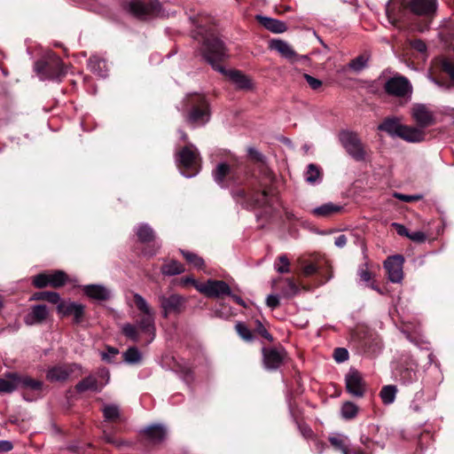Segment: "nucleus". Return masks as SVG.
I'll return each instance as SVG.
<instances>
[{"instance_id":"13","label":"nucleus","mask_w":454,"mask_h":454,"mask_svg":"<svg viewBox=\"0 0 454 454\" xmlns=\"http://www.w3.org/2000/svg\"><path fill=\"white\" fill-rule=\"evenodd\" d=\"M404 258L400 254L392 255L384 262L387 278L392 283H400L403 278V266Z\"/></svg>"},{"instance_id":"43","label":"nucleus","mask_w":454,"mask_h":454,"mask_svg":"<svg viewBox=\"0 0 454 454\" xmlns=\"http://www.w3.org/2000/svg\"><path fill=\"white\" fill-rule=\"evenodd\" d=\"M102 411L106 420H114L120 416V410L116 404H106Z\"/></svg>"},{"instance_id":"27","label":"nucleus","mask_w":454,"mask_h":454,"mask_svg":"<svg viewBox=\"0 0 454 454\" xmlns=\"http://www.w3.org/2000/svg\"><path fill=\"white\" fill-rule=\"evenodd\" d=\"M270 48L277 51L284 58L289 60H295L297 58L296 53L292 47L285 41L282 40H272L270 42Z\"/></svg>"},{"instance_id":"15","label":"nucleus","mask_w":454,"mask_h":454,"mask_svg":"<svg viewBox=\"0 0 454 454\" xmlns=\"http://www.w3.org/2000/svg\"><path fill=\"white\" fill-rule=\"evenodd\" d=\"M76 372H81L77 364L55 365L48 369L46 378L51 382L64 381Z\"/></svg>"},{"instance_id":"46","label":"nucleus","mask_w":454,"mask_h":454,"mask_svg":"<svg viewBox=\"0 0 454 454\" xmlns=\"http://www.w3.org/2000/svg\"><path fill=\"white\" fill-rule=\"evenodd\" d=\"M369 58L365 55H360L350 61L349 67L355 72H360L366 67Z\"/></svg>"},{"instance_id":"29","label":"nucleus","mask_w":454,"mask_h":454,"mask_svg":"<svg viewBox=\"0 0 454 454\" xmlns=\"http://www.w3.org/2000/svg\"><path fill=\"white\" fill-rule=\"evenodd\" d=\"M147 437L153 442H160L166 437V428L161 425H152L143 429Z\"/></svg>"},{"instance_id":"41","label":"nucleus","mask_w":454,"mask_h":454,"mask_svg":"<svg viewBox=\"0 0 454 454\" xmlns=\"http://www.w3.org/2000/svg\"><path fill=\"white\" fill-rule=\"evenodd\" d=\"M181 253L183 254L185 260L190 264H192L193 267H195L197 269L203 268L204 260L201 257H200L198 254L192 253V252L184 251V250H181Z\"/></svg>"},{"instance_id":"11","label":"nucleus","mask_w":454,"mask_h":454,"mask_svg":"<svg viewBox=\"0 0 454 454\" xmlns=\"http://www.w3.org/2000/svg\"><path fill=\"white\" fill-rule=\"evenodd\" d=\"M158 300L162 309L163 317H168L171 314L181 313L185 303L184 297L176 294L168 296L161 294L159 295Z\"/></svg>"},{"instance_id":"36","label":"nucleus","mask_w":454,"mask_h":454,"mask_svg":"<svg viewBox=\"0 0 454 454\" xmlns=\"http://www.w3.org/2000/svg\"><path fill=\"white\" fill-rule=\"evenodd\" d=\"M32 300H35V301L43 300V301H47L51 303L58 305L61 299H60V295L56 292L44 291V292L35 293L33 295Z\"/></svg>"},{"instance_id":"54","label":"nucleus","mask_w":454,"mask_h":454,"mask_svg":"<svg viewBox=\"0 0 454 454\" xmlns=\"http://www.w3.org/2000/svg\"><path fill=\"white\" fill-rule=\"evenodd\" d=\"M304 79L309 85V87L313 90H317L321 87L322 82L308 74H304Z\"/></svg>"},{"instance_id":"63","label":"nucleus","mask_w":454,"mask_h":454,"mask_svg":"<svg viewBox=\"0 0 454 454\" xmlns=\"http://www.w3.org/2000/svg\"><path fill=\"white\" fill-rule=\"evenodd\" d=\"M347 237L344 234H340L335 238L334 244L336 247L342 248L347 244Z\"/></svg>"},{"instance_id":"45","label":"nucleus","mask_w":454,"mask_h":454,"mask_svg":"<svg viewBox=\"0 0 454 454\" xmlns=\"http://www.w3.org/2000/svg\"><path fill=\"white\" fill-rule=\"evenodd\" d=\"M440 68L449 76L452 84H454V62L447 59H441Z\"/></svg>"},{"instance_id":"32","label":"nucleus","mask_w":454,"mask_h":454,"mask_svg":"<svg viewBox=\"0 0 454 454\" xmlns=\"http://www.w3.org/2000/svg\"><path fill=\"white\" fill-rule=\"evenodd\" d=\"M15 372H7L0 378V393H12L16 390Z\"/></svg>"},{"instance_id":"61","label":"nucleus","mask_w":454,"mask_h":454,"mask_svg":"<svg viewBox=\"0 0 454 454\" xmlns=\"http://www.w3.org/2000/svg\"><path fill=\"white\" fill-rule=\"evenodd\" d=\"M118 354V350L114 348H109L107 353H102L101 356L102 359L110 362L111 358L114 357L115 355Z\"/></svg>"},{"instance_id":"52","label":"nucleus","mask_w":454,"mask_h":454,"mask_svg":"<svg viewBox=\"0 0 454 454\" xmlns=\"http://www.w3.org/2000/svg\"><path fill=\"white\" fill-rule=\"evenodd\" d=\"M333 357L338 363L345 362L348 358V352L344 348H337L334 350Z\"/></svg>"},{"instance_id":"17","label":"nucleus","mask_w":454,"mask_h":454,"mask_svg":"<svg viewBox=\"0 0 454 454\" xmlns=\"http://www.w3.org/2000/svg\"><path fill=\"white\" fill-rule=\"evenodd\" d=\"M84 295L89 299L102 302L108 301L112 297V291L108 287L100 284H90L81 286Z\"/></svg>"},{"instance_id":"23","label":"nucleus","mask_w":454,"mask_h":454,"mask_svg":"<svg viewBox=\"0 0 454 454\" xmlns=\"http://www.w3.org/2000/svg\"><path fill=\"white\" fill-rule=\"evenodd\" d=\"M14 380L16 383V390L23 389V390L40 391L43 387L42 381L32 379L28 376H22L17 372H15Z\"/></svg>"},{"instance_id":"47","label":"nucleus","mask_w":454,"mask_h":454,"mask_svg":"<svg viewBox=\"0 0 454 454\" xmlns=\"http://www.w3.org/2000/svg\"><path fill=\"white\" fill-rule=\"evenodd\" d=\"M33 284L38 288L50 286V273H41L34 277Z\"/></svg>"},{"instance_id":"31","label":"nucleus","mask_w":454,"mask_h":454,"mask_svg":"<svg viewBox=\"0 0 454 454\" xmlns=\"http://www.w3.org/2000/svg\"><path fill=\"white\" fill-rule=\"evenodd\" d=\"M403 124L397 119H386L379 126V129L386 131L392 137H399Z\"/></svg>"},{"instance_id":"7","label":"nucleus","mask_w":454,"mask_h":454,"mask_svg":"<svg viewBox=\"0 0 454 454\" xmlns=\"http://www.w3.org/2000/svg\"><path fill=\"white\" fill-rule=\"evenodd\" d=\"M340 141L347 153L356 160L365 159V150L357 134L344 130L340 133Z\"/></svg>"},{"instance_id":"26","label":"nucleus","mask_w":454,"mask_h":454,"mask_svg":"<svg viewBox=\"0 0 454 454\" xmlns=\"http://www.w3.org/2000/svg\"><path fill=\"white\" fill-rule=\"evenodd\" d=\"M88 67L92 73L99 77L105 78L107 76V64L105 59L98 56H91L88 60Z\"/></svg>"},{"instance_id":"44","label":"nucleus","mask_w":454,"mask_h":454,"mask_svg":"<svg viewBox=\"0 0 454 454\" xmlns=\"http://www.w3.org/2000/svg\"><path fill=\"white\" fill-rule=\"evenodd\" d=\"M329 441L331 444L336 449L340 451H344V450L348 449V437L342 435V434H336L333 436H331L329 438Z\"/></svg>"},{"instance_id":"18","label":"nucleus","mask_w":454,"mask_h":454,"mask_svg":"<svg viewBox=\"0 0 454 454\" xmlns=\"http://www.w3.org/2000/svg\"><path fill=\"white\" fill-rule=\"evenodd\" d=\"M411 116L421 129L434 123L433 112L424 104H414L411 107Z\"/></svg>"},{"instance_id":"19","label":"nucleus","mask_w":454,"mask_h":454,"mask_svg":"<svg viewBox=\"0 0 454 454\" xmlns=\"http://www.w3.org/2000/svg\"><path fill=\"white\" fill-rule=\"evenodd\" d=\"M57 310L62 316H73L75 323H80L83 317L84 306L70 301H61L57 306Z\"/></svg>"},{"instance_id":"30","label":"nucleus","mask_w":454,"mask_h":454,"mask_svg":"<svg viewBox=\"0 0 454 454\" xmlns=\"http://www.w3.org/2000/svg\"><path fill=\"white\" fill-rule=\"evenodd\" d=\"M231 174V167L227 163H219L213 171L215 182L221 187L226 186V177Z\"/></svg>"},{"instance_id":"20","label":"nucleus","mask_w":454,"mask_h":454,"mask_svg":"<svg viewBox=\"0 0 454 454\" xmlns=\"http://www.w3.org/2000/svg\"><path fill=\"white\" fill-rule=\"evenodd\" d=\"M48 316L49 309L46 305H33L24 317V323L27 325H41L47 319Z\"/></svg>"},{"instance_id":"50","label":"nucleus","mask_w":454,"mask_h":454,"mask_svg":"<svg viewBox=\"0 0 454 454\" xmlns=\"http://www.w3.org/2000/svg\"><path fill=\"white\" fill-rule=\"evenodd\" d=\"M424 401V393L422 391H419L416 393L414 399L411 401L410 408L414 411H420V404Z\"/></svg>"},{"instance_id":"5","label":"nucleus","mask_w":454,"mask_h":454,"mask_svg":"<svg viewBox=\"0 0 454 454\" xmlns=\"http://www.w3.org/2000/svg\"><path fill=\"white\" fill-rule=\"evenodd\" d=\"M176 161L184 177H193L200 172L201 157L192 144H188L176 153Z\"/></svg>"},{"instance_id":"53","label":"nucleus","mask_w":454,"mask_h":454,"mask_svg":"<svg viewBox=\"0 0 454 454\" xmlns=\"http://www.w3.org/2000/svg\"><path fill=\"white\" fill-rule=\"evenodd\" d=\"M255 332L262 336L264 339L268 340H272L271 334L267 331V329L263 326V325L261 323V321L256 320L255 321Z\"/></svg>"},{"instance_id":"48","label":"nucleus","mask_w":454,"mask_h":454,"mask_svg":"<svg viewBox=\"0 0 454 454\" xmlns=\"http://www.w3.org/2000/svg\"><path fill=\"white\" fill-rule=\"evenodd\" d=\"M417 373L412 369H405L400 374V380L403 384H410L417 380Z\"/></svg>"},{"instance_id":"6","label":"nucleus","mask_w":454,"mask_h":454,"mask_svg":"<svg viewBox=\"0 0 454 454\" xmlns=\"http://www.w3.org/2000/svg\"><path fill=\"white\" fill-rule=\"evenodd\" d=\"M384 89L388 95L404 99V102H408L411 98L412 85L404 76L396 75L389 78L386 82Z\"/></svg>"},{"instance_id":"37","label":"nucleus","mask_w":454,"mask_h":454,"mask_svg":"<svg viewBox=\"0 0 454 454\" xmlns=\"http://www.w3.org/2000/svg\"><path fill=\"white\" fill-rule=\"evenodd\" d=\"M124 361L129 364H137L142 360V354L136 347L129 348L123 354Z\"/></svg>"},{"instance_id":"51","label":"nucleus","mask_w":454,"mask_h":454,"mask_svg":"<svg viewBox=\"0 0 454 454\" xmlns=\"http://www.w3.org/2000/svg\"><path fill=\"white\" fill-rule=\"evenodd\" d=\"M393 195L395 198L404 202L417 201L423 198L421 194L407 195L399 192H395Z\"/></svg>"},{"instance_id":"28","label":"nucleus","mask_w":454,"mask_h":454,"mask_svg":"<svg viewBox=\"0 0 454 454\" xmlns=\"http://www.w3.org/2000/svg\"><path fill=\"white\" fill-rule=\"evenodd\" d=\"M341 209V206L333 204V202H327L313 208L311 213L316 216L328 217L340 212Z\"/></svg>"},{"instance_id":"55","label":"nucleus","mask_w":454,"mask_h":454,"mask_svg":"<svg viewBox=\"0 0 454 454\" xmlns=\"http://www.w3.org/2000/svg\"><path fill=\"white\" fill-rule=\"evenodd\" d=\"M408 238L415 242L422 243L427 239V236L423 231H417L410 232Z\"/></svg>"},{"instance_id":"42","label":"nucleus","mask_w":454,"mask_h":454,"mask_svg":"<svg viewBox=\"0 0 454 454\" xmlns=\"http://www.w3.org/2000/svg\"><path fill=\"white\" fill-rule=\"evenodd\" d=\"M235 329L238 333V334L240 336L241 339H243L246 341H253L254 340V334L251 332V330L242 322H238L235 325Z\"/></svg>"},{"instance_id":"56","label":"nucleus","mask_w":454,"mask_h":454,"mask_svg":"<svg viewBox=\"0 0 454 454\" xmlns=\"http://www.w3.org/2000/svg\"><path fill=\"white\" fill-rule=\"evenodd\" d=\"M266 303L270 309H276L279 305L278 295H277V294L268 295L267 299H266Z\"/></svg>"},{"instance_id":"60","label":"nucleus","mask_w":454,"mask_h":454,"mask_svg":"<svg viewBox=\"0 0 454 454\" xmlns=\"http://www.w3.org/2000/svg\"><path fill=\"white\" fill-rule=\"evenodd\" d=\"M249 156L256 160V161H262L263 160V155L257 151L255 148L250 147L247 150Z\"/></svg>"},{"instance_id":"25","label":"nucleus","mask_w":454,"mask_h":454,"mask_svg":"<svg viewBox=\"0 0 454 454\" xmlns=\"http://www.w3.org/2000/svg\"><path fill=\"white\" fill-rule=\"evenodd\" d=\"M305 181L310 185L319 184L323 180L322 168L314 164L309 163L303 172Z\"/></svg>"},{"instance_id":"24","label":"nucleus","mask_w":454,"mask_h":454,"mask_svg":"<svg viewBox=\"0 0 454 454\" xmlns=\"http://www.w3.org/2000/svg\"><path fill=\"white\" fill-rule=\"evenodd\" d=\"M256 20L261 25L272 33L281 34L287 30V26L281 20L262 15H256Z\"/></svg>"},{"instance_id":"10","label":"nucleus","mask_w":454,"mask_h":454,"mask_svg":"<svg viewBox=\"0 0 454 454\" xmlns=\"http://www.w3.org/2000/svg\"><path fill=\"white\" fill-rule=\"evenodd\" d=\"M128 11L138 19H146L153 15H159L160 4L159 0H150L148 4L134 0L128 4Z\"/></svg>"},{"instance_id":"39","label":"nucleus","mask_w":454,"mask_h":454,"mask_svg":"<svg viewBox=\"0 0 454 454\" xmlns=\"http://www.w3.org/2000/svg\"><path fill=\"white\" fill-rule=\"evenodd\" d=\"M67 281V274L62 270H56L50 273V286L60 287Z\"/></svg>"},{"instance_id":"1","label":"nucleus","mask_w":454,"mask_h":454,"mask_svg":"<svg viewBox=\"0 0 454 454\" xmlns=\"http://www.w3.org/2000/svg\"><path fill=\"white\" fill-rule=\"evenodd\" d=\"M133 302L140 312L137 324L126 323L121 325V333L129 340L137 342L141 335H146V343H151L156 335L155 311L139 294L133 293Z\"/></svg>"},{"instance_id":"59","label":"nucleus","mask_w":454,"mask_h":454,"mask_svg":"<svg viewBox=\"0 0 454 454\" xmlns=\"http://www.w3.org/2000/svg\"><path fill=\"white\" fill-rule=\"evenodd\" d=\"M392 226L395 228V230L396 231L398 235L405 236L408 238L410 232L408 231V230L406 229V227L404 225L398 223H393Z\"/></svg>"},{"instance_id":"58","label":"nucleus","mask_w":454,"mask_h":454,"mask_svg":"<svg viewBox=\"0 0 454 454\" xmlns=\"http://www.w3.org/2000/svg\"><path fill=\"white\" fill-rule=\"evenodd\" d=\"M411 45L413 49L419 52H425L427 51V45L422 40H413L411 42Z\"/></svg>"},{"instance_id":"62","label":"nucleus","mask_w":454,"mask_h":454,"mask_svg":"<svg viewBox=\"0 0 454 454\" xmlns=\"http://www.w3.org/2000/svg\"><path fill=\"white\" fill-rule=\"evenodd\" d=\"M318 266L313 263L308 264L304 267L303 272L305 275L309 276L318 271Z\"/></svg>"},{"instance_id":"9","label":"nucleus","mask_w":454,"mask_h":454,"mask_svg":"<svg viewBox=\"0 0 454 454\" xmlns=\"http://www.w3.org/2000/svg\"><path fill=\"white\" fill-rule=\"evenodd\" d=\"M402 4L418 16L432 18L437 10V0H402Z\"/></svg>"},{"instance_id":"40","label":"nucleus","mask_w":454,"mask_h":454,"mask_svg":"<svg viewBox=\"0 0 454 454\" xmlns=\"http://www.w3.org/2000/svg\"><path fill=\"white\" fill-rule=\"evenodd\" d=\"M340 412L345 419H352L357 415L358 407L352 402H346L343 403Z\"/></svg>"},{"instance_id":"64","label":"nucleus","mask_w":454,"mask_h":454,"mask_svg":"<svg viewBox=\"0 0 454 454\" xmlns=\"http://www.w3.org/2000/svg\"><path fill=\"white\" fill-rule=\"evenodd\" d=\"M12 449V444L9 441H0V451H9Z\"/></svg>"},{"instance_id":"16","label":"nucleus","mask_w":454,"mask_h":454,"mask_svg":"<svg viewBox=\"0 0 454 454\" xmlns=\"http://www.w3.org/2000/svg\"><path fill=\"white\" fill-rule=\"evenodd\" d=\"M347 391L356 397H362L365 392V383L360 372L350 369L345 377Z\"/></svg>"},{"instance_id":"49","label":"nucleus","mask_w":454,"mask_h":454,"mask_svg":"<svg viewBox=\"0 0 454 454\" xmlns=\"http://www.w3.org/2000/svg\"><path fill=\"white\" fill-rule=\"evenodd\" d=\"M275 269L279 273L289 272V261L286 255L278 257V262L275 263Z\"/></svg>"},{"instance_id":"34","label":"nucleus","mask_w":454,"mask_h":454,"mask_svg":"<svg viewBox=\"0 0 454 454\" xmlns=\"http://www.w3.org/2000/svg\"><path fill=\"white\" fill-rule=\"evenodd\" d=\"M396 393H397V388L395 386L387 385L381 388L380 396L384 404L389 405L395 402Z\"/></svg>"},{"instance_id":"8","label":"nucleus","mask_w":454,"mask_h":454,"mask_svg":"<svg viewBox=\"0 0 454 454\" xmlns=\"http://www.w3.org/2000/svg\"><path fill=\"white\" fill-rule=\"evenodd\" d=\"M192 285L196 290L209 298H221L231 294V287L223 280L208 279L205 283L192 280Z\"/></svg>"},{"instance_id":"33","label":"nucleus","mask_w":454,"mask_h":454,"mask_svg":"<svg viewBox=\"0 0 454 454\" xmlns=\"http://www.w3.org/2000/svg\"><path fill=\"white\" fill-rule=\"evenodd\" d=\"M136 234L141 242H149L154 238V231L147 223H140L136 228Z\"/></svg>"},{"instance_id":"57","label":"nucleus","mask_w":454,"mask_h":454,"mask_svg":"<svg viewBox=\"0 0 454 454\" xmlns=\"http://www.w3.org/2000/svg\"><path fill=\"white\" fill-rule=\"evenodd\" d=\"M358 276L364 282H369L371 280V272L366 269L365 266H362L358 270Z\"/></svg>"},{"instance_id":"12","label":"nucleus","mask_w":454,"mask_h":454,"mask_svg":"<svg viewBox=\"0 0 454 454\" xmlns=\"http://www.w3.org/2000/svg\"><path fill=\"white\" fill-rule=\"evenodd\" d=\"M233 197L237 202L240 203L247 208L261 207L267 203V192L265 191L256 192L251 195H247L243 190H239L233 193Z\"/></svg>"},{"instance_id":"22","label":"nucleus","mask_w":454,"mask_h":454,"mask_svg":"<svg viewBox=\"0 0 454 454\" xmlns=\"http://www.w3.org/2000/svg\"><path fill=\"white\" fill-rule=\"evenodd\" d=\"M398 137L410 143H418L424 140L425 133L420 127L417 128L403 124Z\"/></svg>"},{"instance_id":"21","label":"nucleus","mask_w":454,"mask_h":454,"mask_svg":"<svg viewBox=\"0 0 454 454\" xmlns=\"http://www.w3.org/2000/svg\"><path fill=\"white\" fill-rule=\"evenodd\" d=\"M263 364L268 370L278 369L283 362L284 353L275 348H263Z\"/></svg>"},{"instance_id":"2","label":"nucleus","mask_w":454,"mask_h":454,"mask_svg":"<svg viewBox=\"0 0 454 454\" xmlns=\"http://www.w3.org/2000/svg\"><path fill=\"white\" fill-rule=\"evenodd\" d=\"M202 53L212 67L222 74H225L238 89L248 90L252 88L251 80L247 75L238 70L226 72L219 64L226 56V53L223 42L217 37L210 35L203 38Z\"/></svg>"},{"instance_id":"38","label":"nucleus","mask_w":454,"mask_h":454,"mask_svg":"<svg viewBox=\"0 0 454 454\" xmlns=\"http://www.w3.org/2000/svg\"><path fill=\"white\" fill-rule=\"evenodd\" d=\"M298 293L299 287L297 285L291 278L285 279L284 286L281 288L282 296L285 298H291L296 295Z\"/></svg>"},{"instance_id":"14","label":"nucleus","mask_w":454,"mask_h":454,"mask_svg":"<svg viewBox=\"0 0 454 454\" xmlns=\"http://www.w3.org/2000/svg\"><path fill=\"white\" fill-rule=\"evenodd\" d=\"M98 377L106 380V382L104 384H99L98 382V380L95 376L90 375L87 378L83 379L80 382L77 383L75 386V389L79 393H82L85 391H94V392H100L104 386L108 383L110 375L109 372L106 369H101L98 372Z\"/></svg>"},{"instance_id":"3","label":"nucleus","mask_w":454,"mask_h":454,"mask_svg":"<svg viewBox=\"0 0 454 454\" xmlns=\"http://www.w3.org/2000/svg\"><path fill=\"white\" fill-rule=\"evenodd\" d=\"M188 110L186 121L193 128L205 125L210 119L208 103L200 94H189L184 98Z\"/></svg>"},{"instance_id":"4","label":"nucleus","mask_w":454,"mask_h":454,"mask_svg":"<svg viewBox=\"0 0 454 454\" xmlns=\"http://www.w3.org/2000/svg\"><path fill=\"white\" fill-rule=\"evenodd\" d=\"M35 71L41 81H59L67 74L62 60L53 52H48L36 61Z\"/></svg>"},{"instance_id":"35","label":"nucleus","mask_w":454,"mask_h":454,"mask_svg":"<svg viewBox=\"0 0 454 454\" xmlns=\"http://www.w3.org/2000/svg\"><path fill=\"white\" fill-rule=\"evenodd\" d=\"M184 268L183 264L176 261H171L170 262L166 263L161 267V272L166 276L178 275L184 272Z\"/></svg>"}]
</instances>
